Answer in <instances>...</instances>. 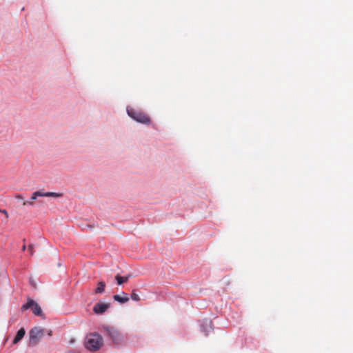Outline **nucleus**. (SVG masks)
<instances>
[{"mask_svg": "<svg viewBox=\"0 0 353 353\" xmlns=\"http://www.w3.org/2000/svg\"><path fill=\"white\" fill-rule=\"evenodd\" d=\"M110 305L104 303H97L93 307V311L97 314L105 312L109 307Z\"/></svg>", "mask_w": 353, "mask_h": 353, "instance_id": "0eeeda50", "label": "nucleus"}, {"mask_svg": "<svg viewBox=\"0 0 353 353\" xmlns=\"http://www.w3.org/2000/svg\"><path fill=\"white\" fill-rule=\"evenodd\" d=\"M26 331L24 328H21L19 330V331L17 333V335L15 336L13 343L17 344L18 342H19L25 336Z\"/></svg>", "mask_w": 353, "mask_h": 353, "instance_id": "1a4fd4ad", "label": "nucleus"}, {"mask_svg": "<svg viewBox=\"0 0 353 353\" xmlns=\"http://www.w3.org/2000/svg\"><path fill=\"white\" fill-rule=\"evenodd\" d=\"M15 198L19 199V200L22 201L23 202V201H25L23 197L21 195H20V194L16 195Z\"/></svg>", "mask_w": 353, "mask_h": 353, "instance_id": "dca6fc26", "label": "nucleus"}, {"mask_svg": "<svg viewBox=\"0 0 353 353\" xmlns=\"http://www.w3.org/2000/svg\"><path fill=\"white\" fill-rule=\"evenodd\" d=\"M42 196H46V197H59L61 196V194L57 193V192H44L43 190H39L33 192L32 194L30 200L34 201L37 199L38 197H42Z\"/></svg>", "mask_w": 353, "mask_h": 353, "instance_id": "423d86ee", "label": "nucleus"}, {"mask_svg": "<svg viewBox=\"0 0 353 353\" xmlns=\"http://www.w3.org/2000/svg\"><path fill=\"white\" fill-rule=\"evenodd\" d=\"M126 110L128 115L137 122L142 124H150V119L144 112L130 107H127Z\"/></svg>", "mask_w": 353, "mask_h": 353, "instance_id": "7ed1b4c3", "label": "nucleus"}, {"mask_svg": "<svg viewBox=\"0 0 353 353\" xmlns=\"http://www.w3.org/2000/svg\"><path fill=\"white\" fill-rule=\"evenodd\" d=\"M0 212H1V214H5L6 217L8 216V212H7L6 210H0Z\"/></svg>", "mask_w": 353, "mask_h": 353, "instance_id": "f3484780", "label": "nucleus"}, {"mask_svg": "<svg viewBox=\"0 0 353 353\" xmlns=\"http://www.w3.org/2000/svg\"><path fill=\"white\" fill-rule=\"evenodd\" d=\"M105 283L101 281L98 283L97 288L95 289L96 294H101L105 290Z\"/></svg>", "mask_w": 353, "mask_h": 353, "instance_id": "f8f14e48", "label": "nucleus"}, {"mask_svg": "<svg viewBox=\"0 0 353 353\" xmlns=\"http://www.w3.org/2000/svg\"><path fill=\"white\" fill-rule=\"evenodd\" d=\"M103 345V338L97 333H90L87 335L85 341V347L90 351H97Z\"/></svg>", "mask_w": 353, "mask_h": 353, "instance_id": "f257e3e1", "label": "nucleus"}, {"mask_svg": "<svg viewBox=\"0 0 353 353\" xmlns=\"http://www.w3.org/2000/svg\"><path fill=\"white\" fill-rule=\"evenodd\" d=\"M201 331L207 335L208 332L212 330L211 321L209 319H205L201 325Z\"/></svg>", "mask_w": 353, "mask_h": 353, "instance_id": "6e6552de", "label": "nucleus"}, {"mask_svg": "<svg viewBox=\"0 0 353 353\" xmlns=\"http://www.w3.org/2000/svg\"><path fill=\"white\" fill-rule=\"evenodd\" d=\"M33 248H34L33 245H30L28 246V250H29V251H30V254H31V255H32V254H33Z\"/></svg>", "mask_w": 353, "mask_h": 353, "instance_id": "2eb2a0df", "label": "nucleus"}, {"mask_svg": "<svg viewBox=\"0 0 353 353\" xmlns=\"http://www.w3.org/2000/svg\"><path fill=\"white\" fill-rule=\"evenodd\" d=\"M130 277V275H128L126 276H121L117 275L115 279L119 285H122L123 283L126 282L129 279Z\"/></svg>", "mask_w": 353, "mask_h": 353, "instance_id": "9b49d317", "label": "nucleus"}, {"mask_svg": "<svg viewBox=\"0 0 353 353\" xmlns=\"http://www.w3.org/2000/svg\"><path fill=\"white\" fill-rule=\"evenodd\" d=\"M45 334V329L41 327H34L29 332V345L36 346Z\"/></svg>", "mask_w": 353, "mask_h": 353, "instance_id": "f03ea898", "label": "nucleus"}, {"mask_svg": "<svg viewBox=\"0 0 353 353\" xmlns=\"http://www.w3.org/2000/svg\"><path fill=\"white\" fill-rule=\"evenodd\" d=\"M23 205H28V206H33L34 205V203L31 200H30V201H26L25 200L23 202Z\"/></svg>", "mask_w": 353, "mask_h": 353, "instance_id": "4468645a", "label": "nucleus"}, {"mask_svg": "<svg viewBox=\"0 0 353 353\" xmlns=\"http://www.w3.org/2000/svg\"><path fill=\"white\" fill-rule=\"evenodd\" d=\"M51 332H52L50 330V331L48 332V334L50 336V335H51Z\"/></svg>", "mask_w": 353, "mask_h": 353, "instance_id": "a211bd4d", "label": "nucleus"}, {"mask_svg": "<svg viewBox=\"0 0 353 353\" xmlns=\"http://www.w3.org/2000/svg\"><path fill=\"white\" fill-rule=\"evenodd\" d=\"M123 294L125 295L124 297L121 296L120 295L116 294L114 296L113 299L115 301L119 302L121 303H125L129 301V298L127 296V294L124 292Z\"/></svg>", "mask_w": 353, "mask_h": 353, "instance_id": "9d476101", "label": "nucleus"}, {"mask_svg": "<svg viewBox=\"0 0 353 353\" xmlns=\"http://www.w3.org/2000/svg\"><path fill=\"white\" fill-rule=\"evenodd\" d=\"M26 249V245L23 246V250H24Z\"/></svg>", "mask_w": 353, "mask_h": 353, "instance_id": "6ab92c4d", "label": "nucleus"}, {"mask_svg": "<svg viewBox=\"0 0 353 353\" xmlns=\"http://www.w3.org/2000/svg\"><path fill=\"white\" fill-rule=\"evenodd\" d=\"M29 308L32 309V312L36 316H43V312L41 307L38 305L37 303L31 299H28L27 303L22 305L21 310H26Z\"/></svg>", "mask_w": 353, "mask_h": 353, "instance_id": "39448f33", "label": "nucleus"}, {"mask_svg": "<svg viewBox=\"0 0 353 353\" xmlns=\"http://www.w3.org/2000/svg\"><path fill=\"white\" fill-rule=\"evenodd\" d=\"M131 299L135 301H139L140 300V297H139V294H137V293H134V292H133L131 294Z\"/></svg>", "mask_w": 353, "mask_h": 353, "instance_id": "ddd939ff", "label": "nucleus"}, {"mask_svg": "<svg viewBox=\"0 0 353 353\" xmlns=\"http://www.w3.org/2000/svg\"><path fill=\"white\" fill-rule=\"evenodd\" d=\"M104 330L114 343L119 344L123 341V336L117 329H115L114 327H105Z\"/></svg>", "mask_w": 353, "mask_h": 353, "instance_id": "20e7f679", "label": "nucleus"}]
</instances>
